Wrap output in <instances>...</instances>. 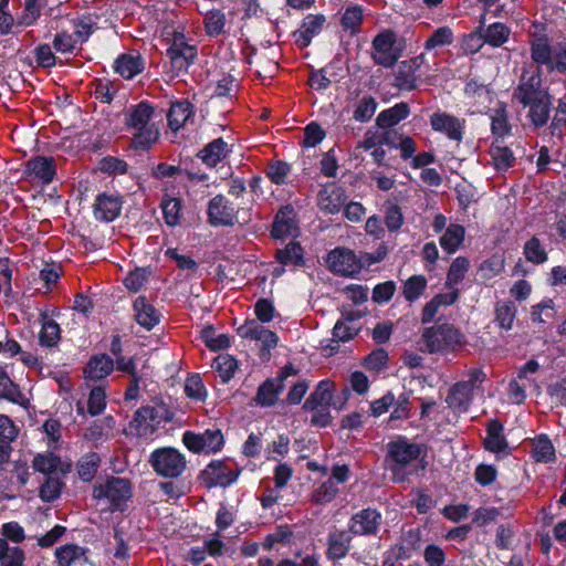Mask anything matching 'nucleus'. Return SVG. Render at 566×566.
Instances as JSON below:
<instances>
[{"instance_id":"nucleus-1","label":"nucleus","mask_w":566,"mask_h":566,"mask_svg":"<svg viewBox=\"0 0 566 566\" xmlns=\"http://www.w3.org/2000/svg\"><path fill=\"white\" fill-rule=\"evenodd\" d=\"M154 107L147 102L130 106L125 114V124L134 129L132 146L135 149H148L159 139V129L151 122Z\"/></svg>"},{"instance_id":"nucleus-2","label":"nucleus","mask_w":566,"mask_h":566,"mask_svg":"<svg viewBox=\"0 0 566 566\" xmlns=\"http://www.w3.org/2000/svg\"><path fill=\"white\" fill-rule=\"evenodd\" d=\"M426 444L412 442L406 436L399 434L386 446L385 461L395 482H403L407 478L406 469L421 455H426Z\"/></svg>"},{"instance_id":"nucleus-3","label":"nucleus","mask_w":566,"mask_h":566,"mask_svg":"<svg viewBox=\"0 0 566 566\" xmlns=\"http://www.w3.org/2000/svg\"><path fill=\"white\" fill-rule=\"evenodd\" d=\"M530 52L538 67L546 66L549 73H566V41L552 44L547 34H533Z\"/></svg>"},{"instance_id":"nucleus-4","label":"nucleus","mask_w":566,"mask_h":566,"mask_svg":"<svg viewBox=\"0 0 566 566\" xmlns=\"http://www.w3.org/2000/svg\"><path fill=\"white\" fill-rule=\"evenodd\" d=\"M421 339L424 345L421 350L429 354L453 352L467 343L464 334L451 323L424 327Z\"/></svg>"},{"instance_id":"nucleus-5","label":"nucleus","mask_w":566,"mask_h":566,"mask_svg":"<svg viewBox=\"0 0 566 566\" xmlns=\"http://www.w3.org/2000/svg\"><path fill=\"white\" fill-rule=\"evenodd\" d=\"M172 418L174 413L165 403L144 406L135 412L130 427L138 437L149 438L163 422H169Z\"/></svg>"},{"instance_id":"nucleus-6","label":"nucleus","mask_w":566,"mask_h":566,"mask_svg":"<svg viewBox=\"0 0 566 566\" xmlns=\"http://www.w3.org/2000/svg\"><path fill=\"white\" fill-rule=\"evenodd\" d=\"M397 33L385 29L377 33L371 41V59L376 65L391 69L402 56V49L396 45Z\"/></svg>"},{"instance_id":"nucleus-7","label":"nucleus","mask_w":566,"mask_h":566,"mask_svg":"<svg viewBox=\"0 0 566 566\" xmlns=\"http://www.w3.org/2000/svg\"><path fill=\"white\" fill-rule=\"evenodd\" d=\"M149 463L158 475L169 479L180 476L187 468L185 455L170 447L153 451L149 457Z\"/></svg>"},{"instance_id":"nucleus-8","label":"nucleus","mask_w":566,"mask_h":566,"mask_svg":"<svg viewBox=\"0 0 566 566\" xmlns=\"http://www.w3.org/2000/svg\"><path fill=\"white\" fill-rule=\"evenodd\" d=\"M548 95L547 88L543 86L541 69L538 67L532 73L523 69L518 84L513 92V98L525 108L531 102H536Z\"/></svg>"},{"instance_id":"nucleus-9","label":"nucleus","mask_w":566,"mask_h":566,"mask_svg":"<svg viewBox=\"0 0 566 566\" xmlns=\"http://www.w3.org/2000/svg\"><path fill=\"white\" fill-rule=\"evenodd\" d=\"M167 56L170 60L171 69L178 75L187 72L188 67L197 57V46L189 44L181 32H174L170 45L167 49Z\"/></svg>"},{"instance_id":"nucleus-10","label":"nucleus","mask_w":566,"mask_h":566,"mask_svg":"<svg viewBox=\"0 0 566 566\" xmlns=\"http://www.w3.org/2000/svg\"><path fill=\"white\" fill-rule=\"evenodd\" d=\"M184 444L195 453H216L224 444L223 434L220 429H207L202 433L186 431L182 436Z\"/></svg>"},{"instance_id":"nucleus-11","label":"nucleus","mask_w":566,"mask_h":566,"mask_svg":"<svg viewBox=\"0 0 566 566\" xmlns=\"http://www.w3.org/2000/svg\"><path fill=\"white\" fill-rule=\"evenodd\" d=\"M326 264L331 272L347 277H353L361 271V262L353 250L346 248H335L329 251L326 258Z\"/></svg>"},{"instance_id":"nucleus-12","label":"nucleus","mask_w":566,"mask_h":566,"mask_svg":"<svg viewBox=\"0 0 566 566\" xmlns=\"http://www.w3.org/2000/svg\"><path fill=\"white\" fill-rule=\"evenodd\" d=\"M434 132L444 134L450 140L461 143L465 134V119L447 112H434L429 118Z\"/></svg>"},{"instance_id":"nucleus-13","label":"nucleus","mask_w":566,"mask_h":566,"mask_svg":"<svg viewBox=\"0 0 566 566\" xmlns=\"http://www.w3.org/2000/svg\"><path fill=\"white\" fill-rule=\"evenodd\" d=\"M327 18L323 13H308L300 24V28L292 32V39L295 45L303 50L311 45L313 39L324 29Z\"/></svg>"},{"instance_id":"nucleus-14","label":"nucleus","mask_w":566,"mask_h":566,"mask_svg":"<svg viewBox=\"0 0 566 566\" xmlns=\"http://www.w3.org/2000/svg\"><path fill=\"white\" fill-rule=\"evenodd\" d=\"M250 340L255 342L258 349V356L262 363H266L271 359V350L274 349L279 344V336L275 332L265 328L263 325L256 323L254 319H250Z\"/></svg>"},{"instance_id":"nucleus-15","label":"nucleus","mask_w":566,"mask_h":566,"mask_svg":"<svg viewBox=\"0 0 566 566\" xmlns=\"http://www.w3.org/2000/svg\"><path fill=\"white\" fill-rule=\"evenodd\" d=\"M93 495L96 499H106L117 506L130 496V483L127 479L112 476L94 488Z\"/></svg>"},{"instance_id":"nucleus-16","label":"nucleus","mask_w":566,"mask_h":566,"mask_svg":"<svg viewBox=\"0 0 566 566\" xmlns=\"http://www.w3.org/2000/svg\"><path fill=\"white\" fill-rule=\"evenodd\" d=\"M381 514L376 509L366 507L354 514L349 521V532L354 535H376L381 524Z\"/></svg>"},{"instance_id":"nucleus-17","label":"nucleus","mask_w":566,"mask_h":566,"mask_svg":"<svg viewBox=\"0 0 566 566\" xmlns=\"http://www.w3.org/2000/svg\"><path fill=\"white\" fill-rule=\"evenodd\" d=\"M240 471L229 468L224 462L213 461L201 472L200 478L207 488H226L234 482Z\"/></svg>"},{"instance_id":"nucleus-18","label":"nucleus","mask_w":566,"mask_h":566,"mask_svg":"<svg viewBox=\"0 0 566 566\" xmlns=\"http://www.w3.org/2000/svg\"><path fill=\"white\" fill-rule=\"evenodd\" d=\"M208 222L212 227L232 226L235 219L233 207L228 205L223 196L213 197L208 203Z\"/></svg>"},{"instance_id":"nucleus-19","label":"nucleus","mask_w":566,"mask_h":566,"mask_svg":"<svg viewBox=\"0 0 566 566\" xmlns=\"http://www.w3.org/2000/svg\"><path fill=\"white\" fill-rule=\"evenodd\" d=\"M335 391V384L333 380L326 378L321 380L315 387L314 391L306 398L303 409L306 411H314L318 407L329 408L336 407V401H333V394Z\"/></svg>"},{"instance_id":"nucleus-20","label":"nucleus","mask_w":566,"mask_h":566,"mask_svg":"<svg viewBox=\"0 0 566 566\" xmlns=\"http://www.w3.org/2000/svg\"><path fill=\"white\" fill-rule=\"evenodd\" d=\"M486 437L483 439L484 450L499 454L509 449V442L504 434V424L497 419H490L485 426Z\"/></svg>"},{"instance_id":"nucleus-21","label":"nucleus","mask_w":566,"mask_h":566,"mask_svg":"<svg viewBox=\"0 0 566 566\" xmlns=\"http://www.w3.org/2000/svg\"><path fill=\"white\" fill-rule=\"evenodd\" d=\"M123 201L118 195L101 193L94 203V217L103 222L115 220L122 210Z\"/></svg>"},{"instance_id":"nucleus-22","label":"nucleus","mask_w":566,"mask_h":566,"mask_svg":"<svg viewBox=\"0 0 566 566\" xmlns=\"http://www.w3.org/2000/svg\"><path fill=\"white\" fill-rule=\"evenodd\" d=\"M352 536L347 531H334L327 536L326 558L336 563L345 558L352 548Z\"/></svg>"},{"instance_id":"nucleus-23","label":"nucleus","mask_w":566,"mask_h":566,"mask_svg":"<svg viewBox=\"0 0 566 566\" xmlns=\"http://www.w3.org/2000/svg\"><path fill=\"white\" fill-rule=\"evenodd\" d=\"M135 321L147 331L153 329L160 322L161 314L148 302L145 296H138L134 304Z\"/></svg>"},{"instance_id":"nucleus-24","label":"nucleus","mask_w":566,"mask_h":566,"mask_svg":"<svg viewBox=\"0 0 566 566\" xmlns=\"http://www.w3.org/2000/svg\"><path fill=\"white\" fill-rule=\"evenodd\" d=\"M411 113L410 105L407 102L396 103L394 106L382 109L376 117V125L384 130H391L401 120L406 119Z\"/></svg>"},{"instance_id":"nucleus-25","label":"nucleus","mask_w":566,"mask_h":566,"mask_svg":"<svg viewBox=\"0 0 566 566\" xmlns=\"http://www.w3.org/2000/svg\"><path fill=\"white\" fill-rule=\"evenodd\" d=\"M296 229L295 211L291 205L281 207L277 211L272 229L271 235L274 239H283L292 234L293 230Z\"/></svg>"},{"instance_id":"nucleus-26","label":"nucleus","mask_w":566,"mask_h":566,"mask_svg":"<svg viewBox=\"0 0 566 566\" xmlns=\"http://www.w3.org/2000/svg\"><path fill=\"white\" fill-rule=\"evenodd\" d=\"M473 399V390L467 382H455L448 392L446 402L451 409L467 411Z\"/></svg>"},{"instance_id":"nucleus-27","label":"nucleus","mask_w":566,"mask_h":566,"mask_svg":"<svg viewBox=\"0 0 566 566\" xmlns=\"http://www.w3.org/2000/svg\"><path fill=\"white\" fill-rule=\"evenodd\" d=\"M114 70L126 80L133 78L144 70V61L138 53H124L115 60Z\"/></svg>"},{"instance_id":"nucleus-28","label":"nucleus","mask_w":566,"mask_h":566,"mask_svg":"<svg viewBox=\"0 0 566 566\" xmlns=\"http://www.w3.org/2000/svg\"><path fill=\"white\" fill-rule=\"evenodd\" d=\"M517 315V307L511 300L497 301L494 305V323L503 331H511Z\"/></svg>"},{"instance_id":"nucleus-29","label":"nucleus","mask_w":566,"mask_h":566,"mask_svg":"<svg viewBox=\"0 0 566 566\" xmlns=\"http://www.w3.org/2000/svg\"><path fill=\"white\" fill-rule=\"evenodd\" d=\"M489 154L496 171H507L515 165V156L512 149L504 146L502 140L493 142Z\"/></svg>"},{"instance_id":"nucleus-30","label":"nucleus","mask_w":566,"mask_h":566,"mask_svg":"<svg viewBox=\"0 0 566 566\" xmlns=\"http://www.w3.org/2000/svg\"><path fill=\"white\" fill-rule=\"evenodd\" d=\"M275 260L283 266H304V249L298 241H290L283 249L275 252Z\"/></svg>"},{"instance_id":"nucleus-31","label":"nucleus","mask_w":566,"mask_h":566,"mask_svg":"<svg viewBox=\"0 0 566 566\" xmlns=\"http://www.w3.org/2000/svg\"><path fill=\"white\" fill-rule=\"evenodd\" d=\"M193 107L192 105L186 101H176L170 105V108L167 113V119L169 127L177 132L179 130L186 122L192 116Z\"/></svg>"},{"instance_id":"nucleus-32","label":"nucleus","mask_w":566,"mask_h":566,"mask_svg":"<svg viewBox=\"0 0 566 566\" xmlns=\"http://www.w3.org/2000/svg\"><path fill=\"white\" fill-rule=\"evenodd\" d=\"M27 167L43 184H50L55 176V161L52 157H35L28 161Z\"/></svg>"},{"instance_id":"nucleus-33","label":"nucleus","mask_w":566,"mask_h":566,"mask_svg":"<svg viewBox=\"0 0 566 566\" xmlns=\"http://www.w3.org/2000/svg\"><path fill=\"white\" fill-rule=\"evenodd\" d=\"M60 566H74L87 563L86 549L75 544H66L55 552Z\"/></svg>"},{"instance_id":"nucleus-34","label":"nucleus","mask_w":566,"mask_h":566,"mask_svg":"<svg viewBox=\"0 0 566 566\" xmlns=\"http://www.w3.org/2000/svg\"><path fill=\"white\" fill-rule=\"evenodd\" d=\"M228 144L222 138L210 142L198 153V157L209 167H214L228 154Z\"/></svg>"},{"instance_id":"nucleus-35","label":"nucleus","mask_w":566,"mask_h":566,"mask_svg":"<svg viewBox=\"0 0 566 566\" xmlns=\"http://www.w3.org/2000/svg\"><path fill=\"white\" fill-rule=\"evenodd\" d=\"M364 22V8L360 4L348 6L340 17V25L344 31H348L350 35L360 32Z\"/></svg>"},{"instance_id":"nucleus-36","label":"nucleus","mask_w":566,"mask_h":566,"mask_svg":"<svg viewBox=\"0 0 566 566\" xmlns=\"http://www.w3.org/2000/svg\"><path fill=\"white\" fill-rule=\"evenodd\" d=\"M465 235V229L462 224L451 223L440 237L439 243L448 253H454L462 244Z\"/></svg>"},{"instance_id":"nucleus-37","label":"nucleus","mask_w":566,"mask_h":566,"mask_svg":"<svg viewBox=\"0 0 566 566\" xmlns=\"http://www.w3.org/2000/svg\"><path fill=\"white\" fill-rule=\"evenodd\" d=\"M114 368V360L107 355L92 357L84 369L86 377L98 380L107 376Z\"/></svg>"},{"instance_id":"nucleus-38","label":"nucleus","mask_w":566,"mask_h":566,"mask_svg":"<svg viewBox=\"0 0 566 566\" xmlns=\"http://www.w3.org/2000/svg\"><path fill=\"white\" fill-rule=\"evenodd\" d=\"M282 390L283 384L275 385L272 379H266L260 385L254 400L261 407L274 406Z\"/></svg>"},{"instance_id":"nucleus-39","label":"nucleus","mask_w":566,"mask_h":566,"mask_svg":"<svg viewBox=\"0 0 566 566\" xmlns=\"http://www.w3.org/2000/svg\"><path fill=\"white\" fill-rule=\"evenodd\" d=\"M551 95L537 99L536 102H531L528 107V117L531 119V123L535 127H543L548 118H549V112H551Z\"/></svg>"},{"instance_id":"nucleus-40","label":"nucleus","mask_w":566,"mask_h":566,"mask_svg":"<svg viewBox=\"0 0 566 566\" xmlns=\"http://www.w3.org/2000/svg\"><path fill=\"white\" fill-rule=\"evenodd\" d=\"M532 457L536 462L551 463L556 459L555 448L547 434H539L533 443Z\"/></svg>"},{"instance_id":"nucleus-41","label":"nucleus","mask_w":566,"mask_h":566,"mask_svg":"<svg viewBox=\"0 0 566 566\" xmlns=\"http://www.w3.org/2000/svg\"><path fill=\"white\" fill-rule=\"evenodd\" d=\"M346 195L342 188H335L329 193L326 191L319 192V203L322 210L327 213H338L344 207Z\"/></svg>"},{"instance_id":"nucleus-42","label":"nucleus","mask_w":566,"mask_h":566,"mask_svg":"<svg viewBox=\"0 0 566 566\" xmlns=\"http://www.w3.org/2000/svg\"><path fill=\"white\" fill-rule=\"evenodd\" d=\"M510 28L502 22L490 24L482 34L483 42L493 46H502L510 38Z\"/></svg>"},{"instance_id":"nucleus-43","label":"nucleus","mask_w":566,"mask_h":566,"mask_svg":"<svg viewBox=\"0 0 566 566\" xmlns=\"http://www.w3.org/2000/svg\"><path fill=\"white\" fill-rule=\"evenodd\" d=\"M428 285V281L422 274L411 275L403 282L402 295L406 301L413 303L421 297Z\"/></svg>"},{"instance_id":"nucleus-44","label":"nucleus","mask_w":566,"mask_h":566,"mask_svg":"<svg viewBox=\"0 0 566 566\" xmlns=\"http://www.w3.org/2000/svg\"><path fill=\"white\" fill-rule=\"evenodd\" d=\"M384 221L389 232H397L405 223L401 208L390 200L384 203Z\"/></svg>"},{"instance_id":"nucleus-45","label":"nucleus","mask_w":566,"mask_h":566,"mask_svg":"<svg viewBox=\"0 0 566 566\" xmlns=\"http://www.w3.org/2000/svg\"><path fill=\"white\" fill-rule=\"evenodd\" d=\"M470 262L465 256L455 258L447 273L446 287H457L463 281L465 273L469 271Z\"/></svg>"},{"instance_id":"nucleus-46","label":"nucleus","mask_w":566,"mask_h":566,"mask_svg":"<svg viewBox=\"0 0 566 566\" xmlns=\"http://www.w3.org/2000/svg\"><path fill=\"white\" fill-rule=\"evenodd\" d=\"M60 338L59 324L54 319L43 315L42 328L39 335L41 346L54 347L60 342Z\"/></svg>"},{"instance_id":"nucleus-47","label":"nucleus","mask_w":566,"mask_h":566,"mask_svg":"<svg viewBox=\"0 0 566 566\" xmlns=\"http://www.w3.org/2000/svg\"><path fill=\"white\" fill-rule=\"evenodd\" d=\"M523 253L525 259L534 264H543L548 260V254L536 235L524 243Z\"/></svg>"},{"instance_id":"nucleus-48","label":"nucleus","mask_w":566,"mask_h":566,"mask_svg":"<svg viewBox=\"0 0 566 566\" xmlns=\"http://www.w3.org/2000/svg\"><path fill=\"white\" fill-rule=\"evenodd\" d=\"M332 334V344L328 346L331 348L329 355L339 349V342L345 343L353 339L358 334V329L348 326L344 321L339 319L335 323Z\"/></svg>"},{"instance_id":"nucleus-49","label":"nucleus","mask_w":566,"mask_h":566,"mask_svg":"<svg viewBox=\"0 0 566 566\" xmlns=\"http://www.w3.org/2000/svg\"><path fill=\"white\" fill-rule=\"evenodd\" d=\"M411 391H403L397 398L394 406V410L390 412L388 422L397 420H407L411 416Z\"/></svg>"},{"instance_id":"nucleus-50","label":"nucleus","mask_w":566,"mask_h":566,"mask_svg":"<svg viewBox=\"0 0 566 566\" xmlns=\"http://www.w3.org/2000/svg\"><path fill=\"white\" fill-rule=\"evenodd\" d=\"M377 106L378 104L375 97L365 95L358 101L353 112V118L359 123H367L373 118Z\"/></svg>"},{"instance_id":"nucleus-51","label":"nucleus","mask_w":566,"mask_h":566,"mask_svg":"<svg viewBox=\"0 0 566 566\" xmlns=\"http://www.w3.org/2000/svg\"><path fill=\"white\" fill-rule=\"evenodd\" d=\"M212 368L218 371L222 381L227 382L231 379L234 371L237 370L238 361L229 354H220L214 358Z\"/></svg>"},{"instance_id":"nucleus-52","label":"nucleus","mask_w":566,"mask_h":566,"mask_svg":"<svg viewBox=\"0 0 566 566\" xmlns=\"http://www.w3.org/2000/svg\"><path fill=\"white\" fill-rule=\"evenodd\" d=\"M99 463L101 458L97 453L91 452L85 454L77 463L78 476L85 482L93 480L97 472Z\"/></svg>"},{"instance_id":"nucleus-53","label":"nucleus","mask_w":566,"mask_h":566,"mask_svg":"<svg viewBox=\"0 0 566 566\" xmlns=\"http://www.w3.org/2000/svg\"><path fill=\"white\" fill-rule=\"evenodd\" d=\"M338 488L333 479H328L314 489L312 501L319 505L331 503L338 494Z\"/></svg>"},{"instance_id":"nucleus-54","label":"nucleus","mask_w":566,"mask_h":566,"mask_svg":"<svg viewBox=\"0 0 566 566\" xmlns=\"http://www.w3.org/2000/svg\"><path fill=\"white\" fill-rule=\"evenodd\" d=\"M453 40V31L449 27H439L426 40L423 46L426 51H431L436 48L450 45L452 44Z\"/></svg>"},{"instance_id":"nucleus-55","label":"nucleus","mask_w":566,"mask_h":566,"mask_svg":"<svg viewBox=\"0 0 566 566\" xmlns=\"http://www.w3.org/2000/svg\"><path fill=\"white\" fill-rule=\"evenodd\" d=\"M64 483L59 476L48 475L39 490V496L43 502H53L60 495Z\"/></svg>"},{"instance_id":"nucleus-56","label":"nucleus","mask_w":566,"mask_h":566,"mask_svg":"<svg viewBox=\"0 0 566 566\" xmlns=\"http://www.w3.org/2000/svg\"><path fill=\"white\" fill-rule=\"evenodd\" d=\"M201 338L211 350L223 349L230 345L229 336L227 334H216L212 326H207L201 331Z\"/></svg>"},{"instance_id":"nucleus-57","label":"nucleus","mask_w":566,"mask_h":566,"mask_svg":"<svg viewBox=\"0 0 566 566\" xmlns=\"http://www.w3.org/2000/svg\"><path fill=\"white\" fill-rule=\"evenodd\" d=\"M276 314V308L272 300L266 297H261L254 304V315L256 318V323L265 324L270 323Z\"/></svg>"},{"instance_id":"nucleus-58","label":"nucleus","mask_w":566,"mask_h":566,"mask_svg":"<svg viewBox=\"0 0 566 566\" xmlns=\"http://www.w3.org/2000/svg\"><path fill=\"white\" fill-rule=\"evenodd\" d=\"M388 353L385 348H376L371 350L363 360V365L371 371H380L387 366Z\"/></svg>"},{"instance_id":"nucleus-59","label":"nucleus","mask_w":566,"mask_h":566,"mask_svg":"<svg viewBox=\"0 0 566 566\" xmlns=\"http://www.w3.org/2000/svg\"><path fill=\"white\" fill-rule=\"evenodd\" d=\"M59 464L60 458L53 453L36 454L32 461L34 470L49 475L56 471Z\"/></svg>"},{"instance_id":"nucleus-60","label":"nucleus","mask_w":566,"mask_h":566,"mask_svg":"<svg viewBox=\"0 0 566 566\" xmlns=\"http://www.w3.org/2000/svg\"><path fill=\"white\" fill-rule=\"evenodd\" d=\"M326 132L316 122L308 123L304 128V140L302 145L307 148L316 147L323 142Z\"/></svg>"},{"instance_id":"nucleus-61","label":"nucleus","mask_w":566,"mask_h":566,"mask_svg":"<svg viewBox=\"0 0 566 566\" xmlns=\"http://www.w3.org/2000/svg\"><path fill=\"white\" fill-rule=\"evenodd\" d=\"M491 130L497 137H504L511 134L512 127L509 123V117L505 108L495 111L491 119Z\"/></svg>"},{"instance_id":"nucleus-62","label":"nucleus","mask_w":566,"mask_h":566,"mask_svg":"<svg viewBox=\"0 0 566 566\" xmlns=\"http://www.w3.org/2000/svg\"><path fill=\"white\" fill-rule=\"evenodd\" d=\"M417 75L408 67H402V63H400L395 74L394 84L401 91H413L417 88Z\"/></svg>"},{"instance_id":"nucleus-63","label":"nucleus","mask_w":566,"mask_h":566,"mask_svg":"<svg viewBox=\"0 0 566 566\" xmlns=\"http://www.w3.org/2000/svg\"><path fill=\"white\" fill-rule=\"evenodd\" d=\"M165 221L168 226H176L180 220L181 201L177 198L164 199L161 202Z\"/></svg>"},{"instance_id":"nucleus-64","label":"nucleus","mask_w":566,"mask_h":566,"mask_svg":"<svg viewBox=\"0 0 566 566\" xmlns=\"http://www.w3.org/2000/svg\"><path fill=\"white\" fill-rule=\"evenodd\" d=\"M396 292V283L394 281H385L374 286L371 298L377 304L388 303Z\"/></svg>"}]
</instances>
